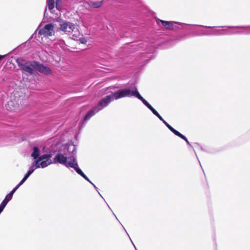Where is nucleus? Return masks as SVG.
Instances as JSON below:
<instances>
[{
  "instance_id": "17",
  "label": "nucleus",
  "mask_w": 250,
  "mask_h": 250,
  "mask_svg": "<svg viewBox=\"0 0 250 250\" xmlns=\"http://www.w3.org/2000/svg\"><path fill=\"white\" fill-rule=\"evenodd\" d=\"M47 4L48 5L49 10H52L55 7L54 0H47Z\"/></svg>"
},
{
  "instance_id": "15",
  "label": "nucleus",
  "mask_w": 250,
  "mask_h": 250,
  "mask_svg": "<svg viewBox=\"0 0 250 250\" xmlns=\"http://www.w3.org/2000/svg\"><path fill=\"white\" fill-rule=\"evenodd\" d=\"M76 171L80 174L81 176H82L84 179L87 180L88 182H90L88 178L85 175V174L82 171V170L79 167L78 165L77 164V166H76L74 168Z\"/></svg>"
},
{
  "instance_id": "13",
  "label": "nucleus",
  "mask_w": 250,
  "mask_h": 250,
  "mask_svg": "<svg viewBox=\"0 0 250 250\" xmlns=\"http://www.w3.org/2000/svg\"><path fill=\"white\" fill-rule=\"evenodd\" d=\"M133 96L137 97L138 99L140 100L143 104L147 106L150 104L140 94L137 89L135 88V92L133 93Z\"/></svg>"
},
{
  "instance_id": "8",
  "label": "nucleus",
  "mask_w": 250,
  "mask_h": 250,
  "mask_svg": "<svg viewBox=\"0 0 250 250\" xmlns=\"http://www.w3.org/2000/svg\"><path fill=\"white\" fill-rule=\"evenodd\" d=\"M5 107L7 110L9 111H15L18 109L19 107V100H16L15 98L11 99L5 104Z\"/></svg>"
},
{
  "instance_id": "11",
  "label": "nucleus",
  "mask_w": 250,
  "mask_h": 250,
  "mask_svg": "<svg viewBox=\"0 0 250 250\" xmlns=\"http://www.w3.org/2000/svg\"><path fill=\"white\" fill-rule=\"evenodd\" d=\"M101 108H99L98 107H94L93 109L90 110L87 114L85 115L83 120L84 121H86L89 119L91 117H92L95 114V111L96 112H99Z\"/></svg>"
},
{
  "instance_id": "31",
  "label": "nucleus",
  "mask_w": 250,
  "mask_h": 250,
  "mask_svg": "<svg viewBox=\"0 0 250 250\" xmlns=\"http://www.w3.org/2000/svg\"><path fill=\"white\" fill-rule=\"evenodd\" d=\"M162 122L164 123V124H165V125H166L167 124V123L166 121H165L164 120Z\"/></svg>"
},
{
  "instance_id": "3",
  "label": "nucleus",
  "mask_w": 250,
  "mask_h": 250,
  "mask_svg": "<svg viewBox=\"0 0 250 250\" xmlns=\"http://www.w3.org/2000/svg\"><path fill=\"white\" fill-rule=\"evenodd\" d=\"M52 154H43L40 156L38 160L34 161L31 166V168L34 169L38 168H44L53 163L50 158L52 157Z\"/></svg>"
},
{
  "instance_id": "19",
  "label": "nucleus",
  "mask_w": 250,
  "mask_h": 250,
  "mask_svg": "<svg viewBox=\"0 0 250 250\" xmlns=\"http://www.w3.org/2000/svg\"><path fill=\"white\" fill-rule=\"evenodd\" d=\"M8 202V200H7V199H4L1 203V204L0 205V207L4 209V208L6 206Z\"/></svg>"
},
{
  "instance_id": "4",
  "label": "nucleus",
  "mask_w": 250,
  "mask_h": 250,
  "mask_svg": "<svg viewBox=\"0 0 250 250\" xmlns=\"http://www.w3.org/2000/svg\"><path fill=\"white\" fill-rule=\"evenodd\" d=\"M76 29L75 24L67 21H62L60 24L59 30L67 35H70Z\"/></svg>"
},
{
  "instance_id": "24",
  "label": "nucleus",
  "mask_w": 250,
  "mask_h": 250,
  "mask_svg": "<svg viewBox=\"0 0 250 250\" xmlns=\"http://www.w3.org/2000/svg\"><path fill=\"white\" fill-rule=\"evenodd\" d=\"M147 107L149 108L154 114H155L157 112L150 104L148 105Z\"/></svg>"
},
{
  "instance_id": "29",
  "label": "nucleus",
  "mask_w": 250,
  "mask_h": 250,
  "mask_svg": "<svg viewBox=\"0 0 250 250\" xmlns=\"http://www.w3.org/2000/svg\"><path fill=\"white\" fill-rule=\"evenodd\" d=\"M72 147L73 149H72V150L71 152H72V154H74V151H75V147L74 146H72Z\"/></svg>"
},
{
  "instance_id": "2",
  "label": "nucleus",
  "mask_w": 250,
  "mask_h": 250,
  "mask_svg": "<svg viewBox=\"0 0 250 250\" xmlns=\"http://www.w3.org/2000/svg\"><path fill=\"white\" fill-rule=\"evenodd\" d=\"M17 62L21 70L28 73L30 75L34 74V70H36V61H27L22 59H18Z\"/></svg>"
},
{
  "instance_id": "35",
  "label": "nucleus",
  "mask_w": 250,
  "mask_h": 250,
  "mask_svg": "<svg viewBox=\"0 0 250 250\" xmlns=\"http://www.w3.org/2000/svg\"><path fill=\"white\" fill-rule=\"evenodd\" d=\"M29 170H32V168L30 167V169Z\"/></svg>"
},
{
  "instance_id": "34",
  "label": "nucleus",
  "mask_w": 250,
  "mask_h": 250,
  "mask_svg": "<svg viewBox=\"0 0 250 250\" xmlns=\"http://www.w3.org/2000/svg\"><path fill=\"white\" fill-rule=\"evenodd\" d=\"M59 9H60V8L61 7V4L58 5Z\"/></svg>"
},
{
  "instance_id": "10",
  "label": "nucleus",
  "mask_w": 250,
  "mask_h": 250,
  "mask_svg": "<svg viewBox=\"0 0 250 250\" xmlns=\"http://www.w3.org/2000/svg\"><path fill=\"white\" fill-rule=\"evenodd\" d=\"M111 99H112V94L110 95H107L104 98L102 99L98 103L97 106L96 107H98L100 108H103L104 107H106L109 103L111 101Z\"/></svg>"
},
{
  "instance_id": "22",
  "label": "nucleus",
  "mask_w": 250,
  "mask_h": 250,
  "mask_svg": "<svg viewBox=\"0 0 250 250\" xmlns=\"http://www.w3.org/2000/svg\"><path fill=\"white\" fill-rule=\"evenodd\" d=\"M26 179H27L23 177L20 183L14 188L17 190V189L26 180Z\"/></svg>"
},
{
  "instance_id": "28",
  "label": "nucleus",
  "mask_w": 250,
  "mask_h": 250,
  "mask_svg": "<svg viewBox=\"0 0 250 250\" xmlns=\"http://www.w3.org/2000/svg\"><path fill=\"white\" fill-rule=\"evenodd\" d=\"M72 39L75 40H78V37L77 36H76L75 35H72Z\"/></svg>"
},
{
  "instance_id": "25",
  "label": "nucleus",
  "mask_w": 250,
  "mask_h": 250,
  "mask_svg": "<svg viewBox=\"0 0 250 250\" xmlns=\"http://www.w3.org/2000/svg\"><path fill=\"white\" fill-rule=\"evenodd\" d=\"M79 41H80V42L83 44H85L87 42L86 40L84 38H80Z\"/></svg>"
},
{
  "instance_id": "23",
  "label": "nucleus",
  "mask_w": 250,
  "mask_h": 250,
  "mask_svg": "<svg viewBox=\"0 0 250 250\" xmlns=\"http://www.w3.org/2000/svg\"><path fill=\"white\" fill-rule=\"evenodd\" d=\"M34 170V169H32V170H28L24 177L26 179H27L29 177V176L33 173Z\"/></svg>"
},
{
  "instance_id": "20",
  "label": "nucleus",
  "mask_w": 250,
  "mask_h": 250,
  "mask_svg": "<svg viewBox=\"0 0 250 250\" xmlns=\"http://www.w3.org/2000/svg\"><path fill=\"white\" fill-rule=\"evenodd\" d=\"M8 202V200H7V199H4L1 203V204L0 205V207L4 209V208L6 206Z\"/></svg>"
},
{
  "instance_id": "21",
  "label": "nucleus",
  "mask_w": 250,
  "mask_h": 250,
  "mask_svg": "<svg viewBox=\"0 0 250 250\" xmlns=\"http://www.w3.org/2000/svg\"><path fill=\"white\" fill-rule=\"evenodd\" d=\"M26 179H27L23 177L20 183L14 188L17 190V189L26 180Z\"/></svg>"
},
{
  "instance_id": "16",
  "label": "nucleus",
  "mask_w": 250,
  "mask_h": 250,
  "mask_svg": "<svg viewBox=\"0 0 250 250\" xmlns=\"http://www.w3.org/2000/svg\"><path fill=\"white\" fill-rule=\"evenodd\" d=\"M40 156V149L38 147L34 146L33 147V152L31 154V156L34 159L39 158Z\"/></svg>"
},
{
  "instance_id": "5",
  "label": "nucleus",
  "mask_w": 250,
  "mask_h": 250,
  "mask_svg": "<svg viewBox=\"0 0 250 250\" xmlns=\"http://www.w3.org/2000/svg\"><path fill=\"white\" fill-rule=\"evenodd\" d=\"M135 90L131 91L129 88L122 89L112 93V99L118 100L121 98L133 96V93Z\"/></svg>"
},
{
  "instance_id": "30",
  "label": "nucleus",
  "mask_w": 250,
  "mask_h": 250,
  "mask_svg": "<svg viewBox=\"0 0 250 250\" xmlns=\"http://www.w3.org/2000/svg\"><path fill=\"white\" fill-rule=\"evenodd\" d=\"M5 56H6V55H0V60H1L2 58H4Z\"/></svg>"
},
{
  "instance_id": "1",
  "label": "nucleus",
  "mask_w": 250,
  "mask_h": 250,
  "mask_svg": "<svg viewBox=\"0 0 250 250\" xmlns=\"http://www.w3.org/2000/svg\"><path fill=\"white\" fill-rule=\"evenodd\" d=\"M54 164H60L65 166L67 167H72L74 168L76 166H77V163L75 157L72 155L70 156L67 157L66 155L59 153L55 157L54 161L52 162Z\"/></svg>"
},
{
  "instance_id": "12",
  "label": "nucleus",
  "mask_w": 250,
  "mask_h": 250,
  "mask_svg": "<svg viewBox=\"0 0 250 250\" xmlns=\"http://www.w3.org/2000/svg\"><path fill=\"white\" fill-rule=\"evenodd\" d=\"M168 128L175 135L179 137L181 139L185 140L188 144H189V142L188 141L187 138L184 136L183 135H182L181 133H180L179 132L175 130L174 128H173L170 125L168 126Z\"/></svg>"
},
{
  "instance_id": "33",
  "label": "nucleus",
  "mask_w": 250,
  "mask_h": 250,
  "mask_svg": "<svg viewBox=\"0 0 250 250\" xmlns=\"http://www.w3.org/2000/svg\"><path fill=\"white\" fill-rule=\"evenodd\" d=\"M166 125L168 127V126L170 125L168 123H167V124Z\"/></svg>"
},
{
  "instance_id": "7",
  "label": "nucleus",
  "mask_w": 250,
  "mask_h": 250,
  "mask_svg": "<svg viewBox=\"0 0 250 250\" xmlns=\"http://www.w3.org/2000/svg\"><path fill=\"white\" fill-rule=\"evenodd\" d=\"M36 70L47 76L52 74V71L49 67L40 63L38 62H37Z\"/></svg>"
},
{
  "instance_id": "26",
  "label": "nucleus",
  "mask_w": 250,
  "mask_h": 250,
  "mask_svg": "<svg viewBox=\"0 0 250 250\" xmlns=\"http://www.w3.org/2000/svg\"><path fill=\"white\" fill-rule=\"evenodd\" d=\"M62 2V0H56V8L58 10H59L58 7V5L61 4Z\"/></svg>"
},
{
  "instance_id": "9",
  "label": "nucleus",
  "mask_w": 250,
  "mask_h": 250,
  "mask_svg": "<svg viewBox=\"0 0 250 250\" xmlns=\"http://www.w3.org/2000/svg\"><path fill=\"white\" fill-rule=\"evenodd\" d=\"M156 21L158 25L161 23L162 25L167 29H174V23H175L174 21H165L158 18H156Z\"/></svg>"
},
{
  "instance_id": "6",
  "label": "nucleus",
  "mask_w": 250,
  "mask_h": 250,
  "mask_svg": "<svg viewBox=\"0 0 250 250\" xmlns=\"http://www.w3.org/2000/svg\"><path fill=\"white\" fill-rule=\"evenodd\" d=\"M55 33L54 26L52 23L46 24L43 28L40 29L38 32L39 35L46 38L53 36Z\"/></svg>"
},
{
  "instance_id": "27",
  "label": "nucleus",
  "mask_w": 250,
  "mask_h": 250,
  "mask_svg": "<svg viewBox=\"0 0 250 250\" xmlns=\"http://www.w3.org/2000/svg\"><path fill=\"white\" fill-rule=\"evenodd\" d=\"M160 120L163 121L164 120L163 118L162 117V116L159 114V113L157 112L155 114Z\"/></svg>"
},
{
  "instance_id": "14",
  "label": "nucleus",
  "mask_w": 250,
  "mask_h": 250,
  "mask_svg": "<svg viewBox=\"0 0 250 250\" xmlns=\"http://www.w3.org/2000/svg\"><path fill=\"white\" fill-rule=\"evenodd\" d=\"M104 1H90L88 5L90 7L98 8L102 6L103 4Z\"/></svg>"
},
{
  "instance_id": "32",
  "label": "nucleus",
  "mask_w": 250,
  "mask_h": 250,
  "mask_svg": "<svg viewBox=\"0 0 250 250\" xmlns=\"http://www.w3.org/2000/svg\"><path fill=\"white\" fill-rule=\"evenodd\" d=\"M3 208L0 207V213L3 211Z\"/></svg>"
},
{
  "instance_id": "18",
  "label": "nucleus",
  "mask_w": 250,
  "mask_h": 250,
  "mask_svg": "<svg viewBox=\"0 0 250 250\" xmlns=\"http://www.w3.org/2000/svg\"><path fill=\"white\" fill-rule=\"evenodd\" d=\"M16 191V189L14 188L13 190L6 196L5 199H7L8 200V201H9L12 199L13 195Z\"/></svg>"
}]
</instances>
